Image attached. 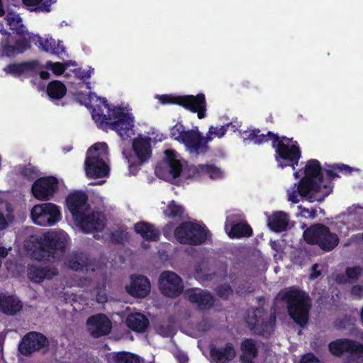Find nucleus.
<instances>
[{
	"mask_svg": "<svg viewBox=\"0 0 363 363\" xmlns=\"http://www.w3.org/2000/svg\"><path fill=\"white\" fill-rule=\"evenodd\" d=\"M90 335L95 338L107 335L111 330L112 324L108 317L102 313L90 316L86 321Z\"/></svg>",
	"mask_w": 363,
	"mask_h": 363,
	"instance_id": "a211bd4d",
	"label": "nucleus"
},
{
	"mask_svg": "<svg viewBox=\"0 0 363 363\" xmlns=\"http://www.w3.org/2000/svg\"><path fill=\"white\" fill-rule=\"evenodd\" d=\"M158 332L163 337H169L173 333V327L171 325H160Z\"/></svg>",
	"mask_w": 363,
	"mask_h": 363,
	"instance_id": "4d7b16f0",
	"label": "nucleus"
},
{
	"mask_svg": "<svg viewBox=\"0 0 363 363\" xmlns=\"http://www.w3.org/2000/svg\"><path fill=\"white\" fill-rule=\"evenodd\" d=\"M289 220L287 213L282 211L276 212L269 218V226L273 231L281 233L286 230Z\"/></svg>",
	"mask_w": 363,
	"mask_h": 363,
	"instance_id": "e433bc0d",
	"label": "nucleus"
},
{
	"mask_svg": "<svg viewBox=\"0 0 363 363\" xmlns=\"http://www.w3.org/2000/svg\"><path fill=\"white\" fill-rule=\"evenodd\" d=\"M79 77L81 79H89L91 77V70H88V71H85V70H79Z\"/></svg>",
	"mask_w": 363,
	"mask_h": 363,
	"instance_id": "680f3d73",
	"label": "nucleus"
},
{
	"mask_svg": "<svg viewBox=\"0 0 363 363\" xmlns=\"http://www.w3.org/2000/svg\"><path fill=\"white\" fill-rule=\"evenodd\" d=\"M111 360L113 363H140L138 355L125 351L112 353Z\"/></svg>",
	"mask_w": 363,
	"mask_h": 363,
	"instance_id": "37998d69",
	"label": "nucleus"
},
{
	"mask_svg": "<svg viewBox=\"0 0 363 363\" xmlns=\"http://www.w3.org/2000/svg\"><path fill=\"white\" fill-rule=\"evenodd\" d=\"M259 128H253L243 131L244 140L252 142L255 145H260L265 143L272 141V147L274 146V143L278 140V134L274 133L272 131H268L266 134L260 133Z\"/></svg>",
	"mask_w": 363,
	"mask_h": 363,
	"instance_id": "a878e982",
	"label": "nucleus"
},
{
	"mask_svg": "<svg viewBox=\"0 0 363 363\" xmlns=\"http://www.w3.org/2000/svg\"><path fill=\"white\" fill-rule=\"evenodd\" d=\"M174 235L180 244L198 246L206 242L210 232L205 225L184 221L175 228Z\"/></svg>",
	"mask_w": 363,
	"mask_h": 363,
	"instance_id": "423d86ee",
	"label": "nucleus"
},
{
	"mask_svg": "<svg viewBox=\"0 0 363 363\" xmlns=\"http://www.w3.org/2000/svg\"><path fill=\"white\" fill-rule=\"evenodd\" d=\"M318 267V264H315L312 266V272L310 274L311 279H315L320 275V272L317 269Z\"/></svg>",
	"mask_w": 363,
	"mask_h": 363,
	"instance_id": "bf43d9fd",
	"label": "nucleus"
},
{
	"mask_svg": "<svg viewBox=\"0 0 363 363\" xmlns=\"http://www.w3.org/2000/svg\"><path fill=\"white\" fill-rule=\"evenodd\" d=\"M214 138L213 134L209 133V130L207 132L206 135L203 136L198 128L195 127L189 153L196 155H205L208 153L210 151L208 143Z\"/></svg>",
	"mask_w": 363,
	"mask_h": 363,
	"instance_id": "5701e85b",
	"label": "nucleus"
},
{
	"mask_svg": "<svg viewBox=\"0 0 363 363\" xmlns=\"http://www.w3.org/2000/svg\"><path fill=\"white\" fill-rule=\"evenodd\" d=\"M352 296L357 299L363 298V285L357 284L351 288Z\"/></svg>",
	"mask_w": 363,
	"mask_h": 363,
	"instance_id": "6e6d98bb",
	"label": "nucleus"
},
{
	"mask_svg": "<svg viewBox=\"0 0 363 363\" xmlns=\"http://www.w3.org/2000/svg\"><path fill=\"white\" fill-rule=\"evenodd\" d=\"M270 245H271V247L274 250L276 251L277 252H279V250H280V245L279 243V242L277 241H272L271 240L270 241Z\"/></svg>",
	"mask_w": 363,
	"mask_h": 363,
	"instance_id": "69168bd1",
	"label": "nucleus"
},
{
	"mask_svg": "<svg viewBox=\"0 0 363 363\" xmlns=\"http://www.w3.org/2000/svg\"><path fill=\"white\" fill-rule=\"evenodd\" d=\"M316 361V357L313 353H308L303 356L301 363H313Z\"/></svg>",
	"mask_w": 363,
	"mask_h": 363,
	"instance_id": "13d9d810",
	"label": "nucleus"
},
{
	"mask_svg": "<svg viewBox=\"0 0 363 363\" xmlns=\"http://www.w3.org/2000/svg\"><path fill=\"white\" fill-rule=\"evenodd\" d=\"M281 299L286 304L287 313L293 321L301 328H305L309 321L312 301L308 293L295 286L283 292Z\"/></svg>",
	"mask_w": 363,
	"mask_h": 363,
	"instance_id": "20e7f679",
	"label": "nucleus"
},
{
	"mask_svg": "<svg viewBox=\"0 0 363 363\" xmlns=\"http://www.w3.org/2000/svg\"><path fill=\"white\" fill-rule=\"evenodd\" d=\"M253 291L254 289L252 286L246 284H240L235 289V293L239 296H242L247 293H251Z\"/></svg>",
	"mask_w": 363,
	"mask_h": 363,
	"instance_id": "5fc2aeb1",
	"label": "nucleus"
},
{
	"mask_svg": "<svg viewBox=\"0 0 363 363\" xmlns=\"http://www.w3.org/2000/svg\"><path fill=\"white\" fill-rule=\"evenodd\" d=\"M174 223L172 222H169L167 224L165 225L164 229H163V234L167 238V235L171 233V231L174 228Z\"/></svg>",
	"mask_w": 363,
	"mask_h": 363,
	"instance_id": "052dcab7",
	"label": "nucleus"
},
{
	"mask_svg": "<svg viewBox=\"0 0 363 363\" xmlns=\"http://www.w3.org/2000/svg\"><path fill=\"white\" fill-rule=\"evenodd\" d=\"M164 160L169 168V172L174 179L179 177L183 169L181 162L177 159V153L173 150H167L164 152Z\"/></svg>",
	"mask_w": 363,
	"mask_h": 363,
	"instance_id": "f704fd0d",
	"label": "nucleus"
},
{
	"mask_svg": "<svg viewBox=\"0 0 363 363\" xmlns=\"http://www.w3.org/2000/svg\"><path fill=\"white\" fill-rule=\"evenodd\" d=\"M18 172L23 179L28 181H32L37 177L38 170L31 164H28V165L20 167L18 169Z\"/></svg>",
	"mask_w": 363,
	"mask_h": 363,
	"instance_id": "49530a36",
	"label": "nucleus"
},
{
	"mask_svg": "<svg viewBox=\"0 0 363 363\" xmlns=\"http://www.w3.org/2000/svg\"><path fill=\"white\" fill-rule=\"evenodd\" d=\"M198 169L199 172L208 175L212 179H220L223 178V172L222 169L214 164H199Z\"/></svg>",
	"mask_w": 363,
	"mask_h": 363,
	"instance_id": "a18cd8bd",
	"label": "nucleus"
},
{
	"mask_svg": "<svg viewBox=\"0 0 363 363\" xmlns=\"http://www.w3.org/2000/svg\"><path fill=\"white\" fill-rule=\"evenodd\" d=\"M134 230L146 241H157L160 239V230L150 223L138 222L134 225Z\"/></svg>",
	"mask_w": 363,
	"mask_h": 363,
	"instance_id": "7c9ffc66",
	"label": "nucleus"
},
{
	"mask_svg": "<svg viewBox=\"0 0 363 363\" xmlns=\"http://www.w3.org/2000/svg\"><path fill=\"white\" fill-rule=\"evenodd\" d=\"M23 308L21 302L11 295L0 296V311L9 315L19 312Z\"/></svg>",
	"mask_w": 363,
	"mask_h": 363,
	"instance_id": "72a5a7b5",
	"label": "nucleus"
},
{
	"mask_svg": "<svg viewBox=\"0 0 363 363\" xmlns=\"http://www.w3.org/2000/svg\"><path fill=\"white\" fill-rule=\"evenodd\" d=\"M330 352L335 357H341L345 352L349 354L343 363H362L363 362V343L349 339L340 338L328 344Z\"/></svg>",
	"mask_w": 363,
	"mask_h": 363,
	"instance_id": "1a4fd4ad",
	"label": "nucleus"
},
{
	"mask_svg": "<svg viewBox=\"0 0 363 363\" xmlns=\"http://www.w3.org/2000/svg\"><path fill=\"white\" fill-rule=\"evenodd\" d=\"M210 355L216 363H228L235 358V351L231 343H227L221 348L211 347Z\"/></svg>",
	"mask_w": 363,
	"mask_h": 363,
	"instance_id": "cd10ccee",
	"label": "nucleus"
},
{
	"mask_svg": "<svg viewBox=\"0 0 363 363\" xmlns=\"http://www.w3.org/2000/svg\"><path fill=\"white\" fill-rule=\"evenodd\" d=\"M38 66V62L35 60L11 63L4 68V71L13 77H20L25 73L35 70Z\"/></svg>",
	"mask_w": 363,
	"mask_h": 363,
	"instance_id": "2f4dec72",
	"label": "nucleus"
},
{
	"mask_svg": "<svg viewBox=\"0 0 363 363\" xmlns=\"http://www.w3.org/2000/svg\"><path fill=\"white\" fill-rule=\"evenodd\" d=\"M303 238L308 244L317 245L324 252L333 250L340 242L338 235L322 223H315L308 228L303 232Z\"/></svg>",
	"mask_w": 363,
	"mask_h": 363,
	"instance_id": "39448f33",
	"label": "nucleus"
},
{
	"mask_svg": "<svg viewBox=\"0 0 363 363\" xmlns=\"http://www.w3.org/2000/svg\"><path fill=\"white\" fill-rule=\"evenodd\" d=\"M252 234V228L246 221H239L232 223L228 233V236L232 239L250 238Z\"/></svg>",
	"mask_w": 363,
	"mask_h": 363,
	"instance_id": "c9c22d12",
	"label": "nucleus"
},
{
	"mask_svg": "<svg viewBox=\"0 0 363 363\" xmlns=\"http://www.w3.org/2000/svg\"><path fill=\"white\" fill-rule=\"evenodd\" d=\"M338 172H344L346 174H351L352 168L349 165L341 164H333L330 166L328 169L325 170L326 174L328 178L324 179V184H327L329 182L331 184L332 189L333 188L332 179L336 177H339Z\"/></svg>",
	"mask_w": 363,
	"mask_h": 363,
	"instance_id": "79ce46f5",
	"label": "nucleus"
},
{
	"mask_svg": "<svg viewBox=\"0 0 363 363\" xmlns=\"http://www.w3.org/2000/svg\"><path fill=\"white\" fill-rule=\"evenodd\" d=\"M332 192L329 182L324 184V177L320 162L315 159L309 160L304 168V177L298 182L297 189L289 194V201L298 203V194L301 197L312 203L321 202Z\"/></svg>",
	"mask_w": 363,
	"mask_h": 363,
	"instance_id": "f257e3e1",
	"label": "nucleus"
},
{
	"mask_svg": "<svg viewBox=\"0 0 363 363\" xmlns=\"http://www.w3.org/2000/svg\"><path fill=\"white\" fill-rule=\"evenodd\" d=\"M76 221L78 222L83 231L86 233L102 231L105 227L104 217L99 212H92L88 215H85L84 213Z\"/></svg>",
	"mask_w": 363,
	"mask_h": 363,
	"instance_id": "aec40b11",
	"label": "nucleus"
},
{
	"mask_svg": "<svg viewBox=\"0 0 363 363\" xmlns=\"http://www.w3.org/2000/svg\"><path fill=\"white\" fill-rule=\"evenodd\" d=\"M8 226V223L2 213L0 212V230H4Z\"/></svg>",
	"mask_w": 363,
	"mask_h": 363,
	"instance_id": "e2e57ef3",
	"label": "nucleus"
},
{
	"mask_svg": "<svg viewBox=\"0 0 363 363\" xmlns=\"http://www.w3.org/2000/svg\"><path fill=\"white\" fill-rule=\"evenodd\" d=\"M245 319L249 329L255 334L268 337L274 330L276 318L269 317L267 310L257 307L248 309Z\"/></svg>",
	"mask_w": 363,
	"mask_h": 363,
	"instance_id": "6e6552de",
	"label": "nucleus"
},
{
	"mask_svg": "<svg viewBox=\"0 0 363 363\" xmlns=\"http://www.w3.org/2000/svg\"><path fill=\"white\" fill-rule=\"evenodd\" d=\"M23 3L27 6L32 7L30 11H50L52 1L51 0H23Z\"/></svg>",
	"mask_w": 363,
	"mask_h": 363,
	"instance_id": "c03bdc74",
	"label": "nucleus"
},
{
	"mask_svg": "<svg viewBox=\"0 0 363 363\" xmlns=\"http://www.w3.org/2000/svg\"><path fill=\"white\" fill-rule=\"evenodd\" d=\"M231 125V123H226L221 126H213L211 125L208 128L209 133L213 134V135L216 138H223L228 130L229 126Z\"/></svg>",
	"mask_w": 363,
	"mask_h": 363,
	"instance_id": "09e8293b",
	"label": "nucleus"
},
{
	"mask_svg": "<svg viewBox=\"0 0 363 363\" xmlns=\"http://www.w3.org/2000/svg\"><path fill=\"white\" fill-rule=\"evenodd\" d=\"M40 77L42 79H48L50 77V74L48 72V71H40Z\"/></svg>",
	"mask_w": 363,
	"mask_h": 363,
	"instance_id": "338daca9",
	"label": "nucleus"
},
{
	"mask_svg": "<svg viewBox=\"0 0 363 363\" xmlns=\"http://www.w3.org/2000/svg\"><path fill=\"white\" fill-rule=\"evenodd\" d=\"M48 345V340L43 334L31 331L26 333L18 345V351L23 356H29Z\"/></svg>",
	"mask_w": 363,
	"mask_h": 363,
	"instance_id": "4468645a",
	"label": "nucleus"
},
{
	"mask_svg": "<svg viewBox=\"0 0 363 363\" xmlns=\"http://www.w3.org/2000/svg\"><path fill=\"white\" fill-rule=\"evenodd\" d=\"M177 358L179 363H188L189 358L186 354H179L177 355Z\"/></svg>",
	"mask_w": 363,
	"mask_h": 363,
	"instance_id": "0e129e2a",
	"label": "nucleus"
},
{
	"mask_svg": "<svg viewBox=\"0 0 363 363\" xmlns=\"http://www.w3.org/2000/svg\"><path fill=\"white\" fill-rule=\"evenodd\" d=\"M185 295L190 302L196 303L201 310L209 309L215 303L214 297L208 291L191 289L187 290Z\"/></svg>",
	"mask_w": 363,
	"mask_h": 363,
	"instance_id": "b1692460",
	"label": "nucleus"
},
{
	"mask_svg": "<svg viewBox=\"0 0 363 363\" xmlns=\"http://www.w3.org/2000/svg\"><path fill=\"white\" fill-rule=\"evenodd\" d=\"M272 147L276 152L277 161H279V159L287 161L289 162V166L291 167L293 169H296L301 157V151L296 141L290 145L277 140Z\"/></svg>",
	"mask_w": 363,
	"mask_h": 363,
	"instance_id": "2eb2a0df",
	"label": "nucleus"
},
{
	"mask_svg": "<svg viewBox=\"0 0 363 363\" xmlns=\"http://www.w3.org/2000/svg\"><path fill=\"white\" fill-rule=\"evenodd\" d=\"M6 19L9 28L19 38H28L29 35L33 34L28 31L19 15L8 16Z\"/></svg>",
	"mask_w": 363,
	"mask_h": 363,
	"instance_id": "ea45409f",
	"label": "nucleus"
},
{
	"mask_svg": "<svg viewBox=\"0 0 363 363\" xmlns=\"http://www.w3.org/2000/svg\"><path fill=\"white\" fill-rule=\"evenodd\" d=\"M133 150L140 164L147 162L152 155L151 139L150 137H137L133 140Z\"/></svg>",
	"mask_w": 363,
	"mask_h": 363,
	"instance_id": "393cba45",
	"label": "nucleus"
},
{
	"mask_svg": "<svg viewBox=\"0 0 363 363\" xmlns=\"http://www.w3.org/2000/svg\"><path fill=\"white\" fill-rule=\"evenodd\" d=\"M126 325L135 333H145L150 325L149 319L140 313H130L127 316Z\"/></svg>",
	"mask_w": 363,
	"mask_h": 363,
	"instance_id": "c756f323",
	"label": "nucleus"
},
{
	"mask_svg": "<svg viewBox=\"0 0 363 363\" xmlns=\"http://www.w3.org/2000/svg\"><path fill=\"white\" fill-rule=\"evenodd\" d=\"M159 288L162 294L169 298H176L184 291L182 279L175 272L164 271L159 277Z\"/></svg>",
	"mask_w": 363,
	"mask_h": 363,
	"instance_id": "f8f14e48",
	"label": "nucleus"
},
{
	"mask_svg": "<svg viewBox=\"0 0 363 363\" xmlns=\"http://www.w3.org/2000/svg\"><path fill=\"white\" fill-rule=\"evenodd\" d=\"M88 196L83 191H75L68 195L66 204L75 220L84 213L88 208Z\"/></svg>",
	"mask_w": 363,
	"mask_h": 363,
	"instance_id": "6ab92c4d",
	"label": "nucleus"
},
{
	"mask_svg": "<svg viewBox=\"0 0 363 363\" xmlns=\"http://www.w3.org/2000/svg\"><path fill=\"white\" fill-rule=\"evenodd\" d=\"M58 180L55 177L47 176L38 178L31 186V194L38 200L49 201L58 190Z\"/></svg>",
	"mask_w": 363,
	"mask_h": 363,
	"instance_id": "ddd939ff",
	"label": "nucleus"
},
{
	"mask_svg": "<svg viewBox=\"0 0 363 363\" xmlns=\"http://www.w3.org/2000/svg\"><path fill=\"white\" fill-rule=\"evenodd\" d=\"M242 363H254V359L258 356V348L256 342L251 338L245 339L240 345Z\"/></svg>",
	"mask_w": 363,
	"mask_h": 363,
	"instance_id": "473e14b6",
	"label": "nucleus"
},
{
	"mask_svg": "<svg viewBox=\"0 0 363 363\" xmlns=\"http://www.w3.org/2000/svg\"><path fill=\"white\" fill-rule=\"evenodd\" d=\"M194 128L185 130L184 126L181 123H176L170 130L172 138L185 145L189 152Z\"/></svg>",
	"mask_w": 363,
	"mask_h": 363,
	"instance_id": "c85d7f7f",
	"label": "nucleus"
},
{
	"mask_svg": "<svg viewBox=\"0 0 363 363\" xmlns=\"http://www.w3.org/2000/svg\"><path fill=\"white\" fill-rule=\"evenodd\" d=\"M126 239V234L125 231L121 230H117L111 232L110 235V240L113 244L121 245L123 244Z\"/></svg>",
	"mask_w": 363,
	"mask_h": 363,
	"instance_id": "603ef678",
	"label": "nucleus"
},
{
	"mask_svg": "<svg viewBox=\"0 0 363 363\" xmlns=\"http://www.w3.org/2000/svg\"><path fill=\"white\" fill-rule=\"evenodd\" d=\"M107 148L105 143H96L86 152L84 162L86 174L91 179H99L108 176L109 167L104 161L102 150Z\"/></svg>",
	"mask_w": 363,
	"mask_h": 363,
	"instance_id": "0eeeda50",
	"label": "nucleus"
},
{
	"mask_svg": "<svg viewBox=\"0 0 363 363\" xmlns=\"http://www.w3.org/2000/svg\"><path fill=\"white\" fill-rule=\"evenodd\" d=\"M130 284L125 286V291L130 296L142 298L150 294L151 286L147 277L133 274L130 275Z\"/></svg>",
	"mask_w": 363,
	"mask_h": 363,
	"instance_id": "f3484780",
	"label": "nucleus"
},
{
	"mask_svg": "<svg viewBox=\"0 0 363 363\" xmlns=\"http://www.w3.org/2000/svg\"><path fill=\"white\" fill-rule=\"evenodd\" d=\"M217 295L223 300H228L233 294V289L229 284H221L216 289Z\"/></svg>",
	"mask_w": 363,
	"mask_h": 363,
	"instance_id": "8fccbe9b",
	"label": "nucleus"
},
{
	"mask_svg": "<svg viewBox=\"0 0 363 363\" xmlns=\"http://www.w3.org/2000/svg\"><path fill=\"white\" fill-rule=\"evenodd\" d=\"M33 222L40 226H52L60 220V207L52 203H43L33 206L30 211Z\"/></svg>",
	"mask_w": 363,
	"mask_h": 363,
	"instance_id": "9d476101",
	"label": "nucleus"
},
{
	"mask_svg": "<svg viewBox=\"0 0 363 363\" xmlns=\"http://www.w3.org/2000/svg\"><path fill=\"white\" fill-rule=\"evenodd\" d=\"M67 87L59 80H52L47 86V94L52 101H59L67 94Z\"/></svg>",
	"mask_w": 363,
	"mask_h": 363,
	"instance_id": "58836bf2",
	"label": "nucleus"
},
{
	"mask_svg": "<svg viewBox=\"0 0 363 363\" xmlns=\"http://www.w3.org/2000/svg\"><path fill=\"white\" fill-rule=\"evenodd\" d=\"M67 63L63 64L61 62H52L51 61L47 62L46 67L50 68L52 72L57 76L62 75L66 69Z\"/></svg>",
	"mask_w": 363,
	"mask_h": 363,
	"instance_id": "3c124183",
	"label": "nucleus"
},
{
	"mask_svg": "<svg viewBox=\"0 0 363 363\" xmlns=\"http://www.w3.org/2000/svg\"><path fill=\"white\" fill-rule=\"evenodd\" d=\"M4 37L0 40L1 56L14 57L31 48L28 38H18L13 40V35L4 29L0 30Z\"/></svg>",
	"mask_w": 363,
	"mask_h": 363,
	"instance_id": "9b49d317",
	"label": "nucleus"
},
{
	"mask_svg": "<svg viewBox=\"0 0 363 363\" xmlns=\"http://www.w3.org/2000/svg\"><path fill=\"white\" fill-rule=\"evenodd\" d=\"M362 273V269L359 266L347 267L345 269V274H337L335 281L340 284L356 282Z\"/></svg>",
	"mask_w": 363,
	"mask_h": 363,
	"instance_id": "4c0bfd02",
	"label": "nucleus"
},
{
	"mask_svg": "<svg viewBox=\"0 0 363 363\" xmlns=\"http://www.w3.org/2000/svg\"><path fill=\"white\" fill-rule=\"evenodd\" d=\"M59 274L55 267H37L31 265L28 269V278L35 283H41L45 279H52Z\"/></svg>",
	"mask_w": 363,
	"mask_h": 363,
	"instance_id": "bb28decb",
	"label": "nucleus"
},
{
	"mask_svg": "<svg viewBox=\"0 0 363 363\" xmlns=\"http://www.w3.org/2000/svg\"><path fill=\"white\" fill-rule=\"evenodd\" d=\"M157 97L160 102L163 105L175 104L179 106V102L182 99V96H176L173 94H162L158 95Z\"/></svg>",
	"mask_w": 363,
	"mask_h": 363,
	"instance_id": "de8ad7c7",
	"label": "nucleus"
},
{
	"mask_svg": "<svg viewBox=\"0 0 363 363\" xmlns=\"http://www.w3.org/2000/svg\"><path fill=\"white\" fill-rule=\"evenodd\" d=\"M29 45L33 43L41 50L52 54L60 55L65 52V48L62 42L56 43L55 40L50 38H43L39 35L32 34L28 36Z\"/></svg>",
	"mask_w": 363,
	"mask_h": 363,
	"instance_id": "412c9836",
	"label": "nucleus"
},
{
	"mask_svg": "<svg viewBox=\"0 0 363 363\" xmlns=\"http://www.w3.org/2000/svg\"><path fill=\"white\" fill-rule=\"evenodd\" d=\"M67 266L75 271L94 272L95 263L83 252H73L66 260Z\"/></svg>",
	"mask_w": 363,
	"mask_h": 363,
	"instance_id": "4be33fe9",
	"label": "nucleus"
},
{
	"mask_svg": "<svg viewBox=\"0 0 363 363\" xmlns=\"http://www.w3.org/2000/svg\"><path fill=\"white\" fill-rule=\"evenodd\" d=\"M8 250L4 247H0V259L4 258L8 255Z\"/></svg>",
	"mask_w": 363,
	"mask_h": 363,
	"instance_id": "774afa93",
	"label": "nucleus"
},
{
	"mask_svg": "<svg viewBox=\"0 0 363 363\" xmlns=\"http://www.w3.org/2000/svg\"><path fill=\"white\" fill-rule=\"evenodd\" d=\"M179 106L192 113H196L199 119L206 116L207 103L205 95L202 93L194 95H184Z\"/></svg>",
	"mask_w": 363,
	"mask_h": 363,
	"instance_id": "dca6fc26",
	"label": "nucleus"
},
{
	"mask_svg": "<svg viewBox=\"0 0 363 363\" xmlns=\"http://www.w3.org/2000/svg\"><path fill=\"white\" fill-rule=\"evenodd\" d=\"M299 214L306 218H315L317 216V211L315 208L308 209L302 206L298 207Z\"/></svg>",
	"mask_w": 363,
	"mask_h": 363,
	"instance_id": "864d4df0",
	"label": "nucleus"
},
{
	"mask_svg": "<svg viewBox=\"0 0 363 363\" xmlns=\"http://www.w3.org/2000/svg\"><path fill=\"white\" fill-rule=\"evenodd\" d=\"M184 208L172 200L169 202L167 207L164 209V215L169 218L181 220L184 218Z\"/></svg>",
	"mask_w": 363,
	"mask_h": 363,
	"instance_id": "a19ab883",
	"label": "nucleus"
},
{
	"mask_svg": "<svg viewBox=\"0 0 363 363\" xmlns=\"http://www.w3.org/2000/svg\"><path fill=\"white\" fill-rule=\"evenodd\" d=\"M102 103L108 110L107 115L102 112L101 108H94L92 112V118L96 123H99V127L106 131L108 130L116 131L123 140H128L134 135L133 117L125 112L121 106L111 108L106 99H103Z\"/></svg>",
	"mask_w": 363,
	"mask_h": 363,
	"instance_id": "f03ea898",
	"label": "nucleus"
},
{
	"mask_svg": "<svg viewBox=\"0 0 363 363\" xmlns=\"http://www.w3.org/2000/svg\"><path fill=\"white\" fill-rule=\"evenodd\" d=\"M31 251L33 258L38 261H49L62 256L69 242L66 233L47 232L40 237L31 238Z\"/></svg>",
	"mask_w": 363,
	"mask_h": 363,
	"instance_id": "7ed1b4c3",
	"label": "nucleus"
}]
</instances>
